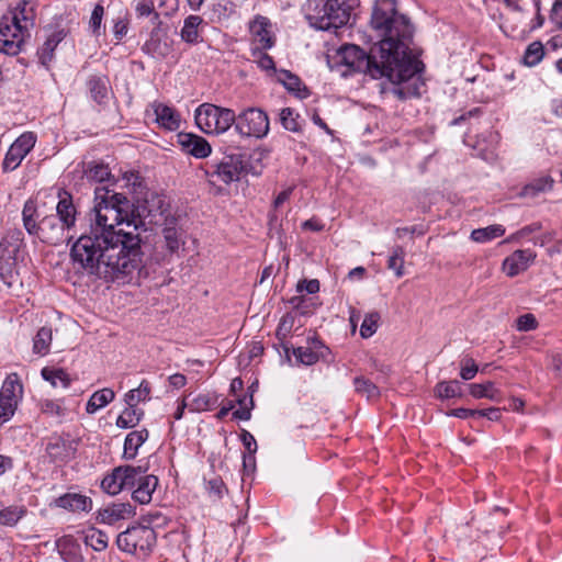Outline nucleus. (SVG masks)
<instances>
[{
    "label": "nucleus",
    "mask_w": 562,
    "mask_h": 562,
    "mask_svg": "<svg viewBox=\"0 0 562 562\" xmlns=\"http://www.w3.org/2000/svg\"><path fill=\"white\" fill-rule=\"evenodd\" d=\"M370 26L379 40L370 52L344 45L337 50L339 63L372 79L387 78L400 100L420 97L424 64L411 52L415 33L411 19L397 10L396 0H375Z\"/></svg>",
    "instance_id": "f257e3e1"
},
{
    "label": "nucleus",
    "mask_w": 562,
    "mask_h": 562,
    "mask_svg": "<svg viewBox=\"0 0 562 562\" xmlns=\"http://www.w3.org/2000/svg\"><path fill=\"white\" fill-rule=\"evenodd\" d=\"M88 226L74 239L70 247V259L77 273L87 276L93 281L125 282L134 273H139L144 260L137 257V240L127 237L116 244L112 239Z\"/></svg>",
    "instance_id": "f03ea898"
},
{
    "label": "nucleus",
    "mask_w": 562,
    "mask_h": 562,
    "mask_svg": "<svg viewBox=\"0 0 562 562\" xmlns=\"http://www.w3.org/2000/svg\"><path fill=\"white\" fill-rule=\"evenodd\" d=\"M94 206L89 213V227L104 233V236L116 244L126 241L127 237L137 240L135 246L137 257L144 260L142 238L137 233V222L133 221V203L122 193H116L108 187H97L94 190Z\"/></svg>",
    "instance_id": "7ed1b4c3"
},
{
    "label": "nucleus",
    "mask_w": 562,
    "mask_h": 562,
    "mask_svg": "<svg viewBox=\"0 0 562 562\" xmlns=\"http://www.w3.org/2000/svg\"><path fill=\"white\" fill-rule=\"evenodd\" d=\"M352 0H307L303 10L310 25L319 31L345 26L351 14Z\"/></svg>",
    "instance_id": "20e7f679"
},
{
    "label": "nucleus",
    "mask_w": 562,
    "mask_h": 562,
    "mask_svg": "<svg viewBox=\"0 0 562 562\" xmlns=\"http://www.w3.org/2000/svg\"><path fill=\"white\" fill-rule=\"evenodd\" d=\"M198 127L205 134H224L236 121L232 109L222 108L212 103L200 104L194 112Z\"/></svg>",
    "instance_id": "39448f33"
},
{
    "label": "nucleus",
    "mask_w": 562,
    "mask_h": 562,
    "mask_svg": "<svg viewBox=\"0 0 562 562\" xmlns=\"http://www.w3.org/2000/svg\"><path fill=\"white\" fill-rule=\"evenodd\" d=\"M210 168L212 170H207L206 173L210 177H216L218 181L225 184L238 181L243 175H261L260 168L248 167L245 155L240 153L225 154L218 162L212 164Z\"/></svg>",
    "instance_id": "423d86ee"
},
{
    "label": "nucleus",
    "mask_w": 562,
    "mask_h": 562,
    "mask_svg": "<svg viewBox=\"0 0 562 562\" xmlns=\"http://www.w3.org/2000/svg\"><path fill=\"white\" fill-rule=\"evenodd\" d=\"M156 543V533L153 528L146 526H133L116 537L117 548L126 553L146 554Z\"/></svg>",
    "instance_id": "0eeeda50"
},
{
    "label": "nucleus",
    "mask_w": 562,
    "mask_h": 562,
    "mask_svg": "<svg viewBox=\"0 0 562 562\" xmlns=\"http://www.w3.org/2000/svg\"><path fill=\"white\" fill-rule=\"evenodd\" d=\"M233 125L241 137L263 138L269 133L268 114L259 108L243 110Z\"/></svg>",
    "instance_id": "6e6552de"
},
{
    "label": "nucleus",
    "mask_w": 562,
    "mask_h": 562,
    "mask_svg": "<svg viewBox=\"0 0 562 562\" xmlns=\"http://www.w3.org/2000/svg\"><path fill=\"white\" fill-rule=\"evenodd\" d=\"M23 245V233L20 229L8 231L0 241V278L11 285L15 257Z\"/></svg>",
    "instance_id": "1a4fd4ad"
},
{
    "label": "nucleus",
    "mask_w": 562,
    "mask_h": 562,
    "mask_svg": "<svg viewBox=\"0 0 562 562\" xmlns=\"http://www.w3.org/2000/svg\"><path fill=\"white\" fill-rule=\"evenodd\" d=\"M25 25L19 24L16 16H2L0 20V53L7 55H18L24 43Z\"/></svg>",
    "instance_id": "9d476101"
},
{
    "label": "nucleus",
    "mask_w": 562,
    "mask_h": 562,
    "mask_svg": "<svg viewBox=\"0 0 562 562\" xmlns=\"http://www.w3.org/2000/svg\"><path fill=\"white\" fill-rule=\"evenodd\" d=\"M23 397V384L16 373L9 374L0 390V427L9 422Z\"/></svg>",
    "instance_id": "9b49d317"
},
{
    "label": "nucleus",
    "mask_w": 562,
    "mask_h": 562,
    "mask_svg": "<svg viewBox=\"0 0 562 562\" xmlns=\"http://www.w3.org/2000/svg\"><path fill=\"white\" fill-rule=\"evenodd\" d=\"M165 199L154 192L149 193L143 201L133 203V221L137 222V229L144 225V220L149 218V223L158 224L157 216H164L166 212Z\"/></svg>",
    "instance_id": "f8f14e48"
},
{
    "label": "nucleus",
    "mask_w": 562,
    "mask_h": 562,
    "mask_svg": "<svg viewBox=\"0 0 562 562\" xmlns=\"http://www.w3.org/2000/svg\"><path fill=\"white\" fill-rule=\"evenodd\" d=\"M68 233V228L54 214L46 215L40 221L38 239L45 244L59 245L64 241L70 244L75 239V235Z\"/></svg>",
    "instance_id": "ddd939ff"
},
{
    "label": "nucleus",
    "mask_w": 562,
    "mask_h": 562,
    "mask_svg": "<svg viewBox=\"0 0 562 562\" xmlns=\"http://www.w3.org/2000/svg\"><path fill=\"white\" fill-rule=\"evenodd\" d=\"M36 136L32 132L23 133L10 146L2 162L4 171H12L20 166L24 157L32 150Z\"/></svg>",
    "instance_id": "4468645a"
},
{
    "label": "nucleus",
    "mask_w": 562,
    "mask_h": 562,
    "mask_svg": "<svg viewBox=\"0 0 562 562\" xmlns=\"http://www.w3.org/2000/svg\"><path fill=\"white\" fill-rule=\"evenodd\" d=\"M46 453L53 462H68L77 451V442L70 436L52 435L46 445Z\"/></svg>",
    "instance_id": "2eb2a0df"
},
{
    "label": "nucleus",
    "mask_w": 562,
    "mask_h": 562,
    "mask_svg": "<svg viewBox=\"0 0 562 562\" xmlns=\"http://www.w3.org/2000/svg\"><path fill=\"white\" fill-rule=\"evenodd\" d=\"M135 507L130 503H113L97 512L95 519L100 524L114 525L135 516Z\"/></svg>",
    "instance_id": "dca6fc26"
},
{
    "label": "nucleus",
    "mask_w": 562,
    "mask_h": 562,
    "mask_svg": "<svg viewBox=\"0 0 562 562\" xmlns=\"http://www.w3.org/2000/svg\"><path fill=\"white\" fill-rule=\"evenodd\" d=\"M536 257V252L531 249L515 250L503 261V270L508 277L513 278L527 270Z\"/></svg>",
    "instance_id": "f3484780"
},
{
    "label": "nucleus",
    "mask_w": 562,
    "mask_h": 562,
    "mask_svg": "<svg viewBox=\"0 0 562 562\" xmlns=\"http://www.w3.org/2000/svg\"><path fill=\"white\" fill-rule=\"evenodd\" d=\"M177 137L182 151L195 158H205L212 153L211 145L202 136L191 133H179Z\"/></svg>",
    "instance_id": "a211bd4d"
},
{
    "label": "nucleus",
    "mask_w": 562,
    "mask_h": 562,
    "mask_svg": "<svg viewBox=\"0 0 562 562\" xmlns=\"http://www.w3.org/2000/svg\"><path fill=\"white\" fill-rule=\"evenodd\" d=\"M270 21L266 16L257 15L249 24V30L254 36V48L269 49L274 45V38L269 30Z\"/></svg>",
    "instance_id": "6ab92c4d"
},
{
    "label": "nucleus",
    "mask_w": 562,
    "mask_h": 562,
    "mask_svg": "<svg viewBox=\"0 0 562 562\" xmlns=\"http://www.w3.org/2000/svg\"><path fill=\"white\" fill-rule=\"evenodd\" d=\"M59 201L56 206V217H58L59 222L68 228L70 232L76 225L77 210L72 202V196L63 192L58 194Z\"/></svg>",
    "instance_id": "aec40b11"
},
{
    "label": "nucleus",
    "mask_w": 562,
    "mask_h": 562,
    "mask_svg": "<svg viewBox=\"0 0 562 562\" xmlns=\"http://www.w3.org/2000/svg\"><path fill=\"white\" fill-rule=\"evenodd\" d=\"M151 108L159 126L168 131H177L180 127L181 117L173 108L160 102H154Z\"/></svg>",
    "instance_id": "412c9836"
},
{
    "label": "nucleus",
    "mask_w": 562,
    "mask_h": 562,
    "mask_svg": "<svg viewBox=\"0 0 562 562\" xmlns=\"http://www.w3.org/2000/svg\"><path fill=\"white\" fill-rule=\"evenodd\" d=\"M162 237L167 251L172 255L184 245L183 233L177 227V218L166 216L164 220Z\"/></svg>",
    "instance_id": "4be33fe9"
},
{
    "label": "nucleus",
    "mask_w": 562,
    "mask_h": 562,
    "mask_svg": "<svg viewBox=\"0 0 562 562\" xmlns=\"http://www.w3.org/2000/svg\"><path fill=\"white\" fill-rule=\"evenodd\" d=\"M158 484L159 480L156 475L147 474L142 479L136 488L133 490L132 498L140 505L149 504Z\"/></svg>",
    "instance_id": "5701e85b"
},
{
    "label": "nucleus",
    "mask_w": 562,
    "mask_h": 562,
    "mask_svg": "<svg viewBox=\"0 0 562 562\" xmlns=\"http://www.w3.org/2000/svg\"><path fill=\"white\" fill-rule=\"evenodd\" d=\"M56 504L58 507L71 510V512H89L92 509V501L90 497L68 493L57 498Z\"/></svg>",
    "instance_id": "b1692460"
},
{
    "label": "nucleus",
    "mask_w": 562,
    "mask_h": 562,
    "mask_svg": "<svg viewBox=\"0 0 562 562\" xmlns=\"http://www.w3.org/2000/svg\"><path fill=\"white\" fill-rule=\"evenodd\" d=\"M57 547L61 559L65 562H83L80 552V544L71 536H65L57 541Z\"/></svg>",
    "instance_id": "393cba45"
},
{
    "label": "nucleus",
    "mask_w": 562,
    "mask_h": 562,
    "mask_svg": "<svg viewBox=\"0 0 562 562\" xmlns=\"http://www.w3.org/2000/svg\"><path fill=\"white\" fill-rule=\"evenodd\" d=\"M204 23L200 15H189L183 21L180 37L187 44H198L201 41L200 26Z\"/></svg>",
    "instance_id": "a878e982"
},
{
    "label": "nucleus",
    "mask_w": 562,
    "mask_h": 562,
    "mask_svg": "<svg viewBox=\"0 0 562 562\" xmlns=\"http://www.w3.org/2000/svg\"><path fill=\"white\" fill-rule=\"evenodd\" d=\"M148 430L145 428L127 434L124 440L123 458L133 460L137 456L138 449L148 439Z\"/></svg>",
    "instance_id": "bb28decb"
},
{
    "label": "nucleus",
    "mask_w": 562,
    "mask_h": 562,
    "mask_svg": "<svg viewBox=\"0 0 562 562\" xmlns=\"http://www.w3.org/2000/svg\"><path fill=\"white\" fill-rule=\"evenodd\" d=\"M27 509L24 505L4 506L0 503V525L4 527H14L26 515Z\"/></svg>",
    "instance_id": "cd10ccee"
},
{
    "label": "nucleus",
    "mask_w": 562,
    "mask_h": 562,
    "mask_svg": "<svg viewBox=\"0 0 562 562\" xmlns=\"http://www.w3.org/2000/svg\"><path fill=\"white\" fill-rule=\"evenodd\" d=\"M53 341V328L50 326L41 327L33 338V353L44 357L50 350Z\"/></svg>",
    "instance_id": "c85d7f7f"
},
{
    "label": "nucleus",
    "mask_w": 562,
    "mask_h": 562,
    "mask_svg": "<svg viewBox=\"0 0 562 562\" xmlns=\"http://www.w3.org/2000/svg\"><path fill=\"white\" fill-rule=\"evenodd\" d=\"M88 89L94 101L101 103L109 92V79L103 75H92L87 81Z\"/></svg>",
    "instance_id": "c756f323"
},
{
    "label": "nucleus",
    "mask_w": 562,
    "mask_h": 562,
    "mask_svg": "<svg viewBox=\"0 0 562 562\" xmlns=\"http://www.w3.org/2000/svg\"><path fill=\"white\" fill-rule=\"evenodd\" d=\"M115 397V393L112 389L104 387L95 391L89 398L86 411L88 414H94L97 411L105 407Z\"/></svg>",
    "instance_id": "7c9ffc66"
},
{
    "label": "nucleus",
    "mask_w": 562,
    "mask_h": 562,
    "mask_svg": "<svg viewBox=\"0 0 562 562\" xmlns=\"http://www.w3.org/2000/svg\"><path fill=\"white\" fill-rule=\"evenodd\" d=\"M83 542L94 551L101 552L108 548L109 537L106 532L91 527L83 531Z\"/></svg>",
    "instance_id": "2f4dec72"
},
{
    "label": "nucleus",
    "mask_w": 562,
    "mask_h": 562,
    "mask_svg": "<svg viewBox=\"0 0 562 562\" xmlns=\"http://www.w3.org/2000/svg\"><path fill=\"white\" fill-rule=\"evenodd\" d=\"M122 471L124 490L132 492L140 483L142 479L147 475V468L140 465H122Z\"/></svg>",
    "instance_id": "473e14b6"
},
{
    "label": "nucleus",
    "mask_w": 562,
    "mask_h": 562,
    "mask_svg": "<svg viewBox=\"0 0 562 562\" xmlns=\"http://www.w3.org/2000/svg\"><path fill=\"white\" fill-rule=\"evenodd\" d=\"M553 187V179L550 176H542L526 184L521 192V196L535 198L540 193L550 191Z\"/></svg>",
    "instance_id": "72a5a7b5"
},
{
    "label": "nucleus",
    "mask_w": 562,
    "mask_h": 562,
    "mask_svg": "<svg viewBox=\"0 0 562 562\" xmlns=\"http://www.w3.org/2000/svg\"><path fill=\"white\" fill-rule=\"evenodd\" d=\"M103 491L110 495H116L124 490L122 465L116 467L101 482Z\"/></svg>",
    "instance_id": "f704fd0d"
},
{
    "label": "nucleus",
    "mask_w": 562,
    "mask_h": 562,
    "mask_svg": "<svg viewBox=\"0 0 562 562\" xmlns=\"http://www.w3.org/2000/svg\"><path fill=\"white\" fill-rule=\"evenodd\" d=\"M505 234L503 225L494 224L482 228H476L471 232V239L475 243H487L495 238L502 237Z\"/></svg>",
    "instance_id": "c9c22d12"
},
{
    "label": "nucleus",
    "mask_w": 562,
    "mask_h": 562,
    "mask_svg": "<svg viewBox=\"0 0 562 562\" xmlns=\"http://www.w3.org/2000/svg\"><path fill=\"white\" fill-rule=\"evenodd\" d=\"M150 384L147 380H143L138 387L130 390L124 395V402L127 406L136 407V405L140 402H146L150 400Z\"/></svg>",
    "instance_id": "e433bc0d"
},
{
    "label": "nucleus",
    "mask_w": 562,
    "mask_h": 562,
    "mask_svg": "<svg viewBox=\"0 0 562 562\" xmlns=\"http://www.w3.org/2000/svg\"><path fill=\"white\" fill-rule=\"evenodd\" d=\"M469 392L474 398H488L499 401V391L494 387L492 381L485 383H472L469 385Z\"/></svg>",
    "instance_id": "4c0bfd02"
},
{
    "label": "nucleus",
    "mask_w": 562,
    "mask_h": 562,
    "mask_svg": "<svg viewBox=\"0 0 562 562\" xmlns=\"http://www.w3.org/2000/svg\"><path fill=\"white\" fill-rule=\"evenodd\" d=\"M435 394L441 400L461 397V383L458 380L439 382L435 386Z\"/></svg>",
    "instance_id": "58836bf2"
},
{
    "label": "nucleus",
    "mask_w": 562,
    "mask_h": 562,
    "mask_svg": "<svg viewBox=\"0 0 562 562\" xmlns=\"http://www.w3.org/2000/svg\"><path fill=\"white\" fill-rule=\"evenodd\" d=\"M144 412L137 407L127 406L116 419V426L127 429L136 426L143 418Z\"/></svg>",
    "instance_id": "ea45409f"
},
{
    "label": "nucleus",
    "mask_w": 562,
    "mask_h": 562,
    "mask_svg": "<svg viewBox=\"0 0 562 562\" xmlns=\"http://www.w3.org/2000/svg\"><path fill=\"white\" fill-rule=\"evenodd\" d=\"M41 374L42 378L48 381L54 387L60 384L64 389H67L70 385V378L64 369H50L46 367L42 369Z\"/></svg>",
    "instance_id": "a19ab883"
},
{
    "label": "nucleus",
    "mask_w": 562,
    "mask_h": 562,
    "mask_svg": "<svg viewBox=\"0 0 562 562\" xmlns=\"http://www.w3.org/2000/svg\"><path fill=\"white\" fill-rule=\"evenodd\" d=\"M64 36L65 34L63 31H56L45 41L38 52L42 64H46L52 60L53 53L57 45L64 40Z\"/></svg>",
    "instance_id": "79ce46f5"
},
{
    "label": "nucleus",
    "mask_w": 562,
    "mask_h": 562,
    "mask_svg": "<svg viewBox=\"0 0 562 562\" xmlns=\"http://www.w3.org/2000/svg\"><path fill=\"white\" fill-rule=\"evenodd\" d=\"M293 356L296 359L297 363L304 364V366H313L315 364L319 359H323V355L319 351H314L312 347H297L293 348L292 350Z\"/></svg>",
    "instance_id": "37998d69"
},
{
    "label": "nucleus",
    "mask_w": 562,
    "mask_h": 562,
    "mask_svg": "<svg viewBox=\"0 0 562 562\" xmlns=\"http://www.w3.org/2000/svg\"><path fill=\"white\" fill-rule=\"evenodd\" d=\"M156 0H136L135 11L138 18L150 16L153 25L160 24L159 14L155 11Z\"/></svg>",
    "instance_id": "c03bdc74"
},
{
    "label": "nucleus",
    "mask_w": 562,
    "mask_h": 562,
    "mask_svg": "<svg viewBox=\"0 0 562 562\" xmlns=\"http://www.w3.org/2000/svg\"><path fill=\"white\" fill-rule=\"evenodd\" d=\"M86 177L90 181L104 182L110 180L111 171L109 167L102 162H91L86 169Z\"/></svg>",
    "instance_id": "a18cd8bd"
},
{
    "label": "nucleus",
    "mask_w": 562,
    "mask_h": 562,
    "mask_svg": "<svg viewBox=\"0 0 562 562\" xmlns=\"http://www.w3.org/2000/svg\"><path fill=\"white\" fill-rule=\"evenodd\" d=\"M355 390L368 400L375 398L380 395L379 387L364 376H357L353 380Z\"/></svg>",
    "instance_id": "49530a36"
},
{
    "label": "nucleus",
    "mask_w": 562,
    "mask_h": 562,
    "mask_svg": "<svg viewBox=\"0 0 562 562\" xmlns=\"http://www.w3.org/2000/svg\"><path fill=\"white\" fill-rule=\"evenodd\" d=\"M37 406L42 414L50 417H57L61 419L66 414V408L63 406L60 401L45 398L41 400Z\"/></svg>",
    "instance_id": "de8ad7c7"
},
{
    "label": "nucleus",
    "mask_w": 562,
    "mask_h": 562,
    "mask_svg": "<svg viewBox=\"0 0 562 562\" xmlns=\"http://www.w3.org/2000/svg\"><path fill=\"white\" fill-rule=\"evenodd\" d=\"M218 396L216 394H199L189 405L191 412H205L216 406Z\"/></svg>",
    "instance_id": "09e8293b"
},
{
    "label": "nucleus",
    "mask_w": 562,
    "mask_h": 562,
    "mask_svg": "<svg viewBox=\"0 0 562 562\" xmlns=\"http://www.w3.org/2000/svg\"><path fill=\"white\" fill-rule=\"evenodd\" d=\"M544 56V48L541 42L529 44L524 54V63L529 67L538 65Z\"/></svg>",
    "instance_id": "8fccbe9b"
},
{
    "label": "nucleus",
    "mask_w": 562,
    "mask_h": 562,
    "mask_svg": "<svg viewBox=\"0 0 562 562\" xmlns=\"http://www.w3.org/2000/svg\"><path fill=\"white\" fill-rule=\"evenodd\" d=\"M300 114L296 113L292 108H284L280 112V123L282 126L290 132L297 133L301 131V124L299 122Z\"/></svg>",
    "instance_id": "3c124183"
},
{
    "label": "nucleus",
    "mask_w": 562,
    "mask_h": 562,
    "mask_svg": "<svg viewBox=\"0 0 562 562\" xmlns=\"http://www.w3.org/2000/svg\"><path fill=\"white\" fill-rule=\"evenodd\" d=\"M8 16H16L19 24L25 25V32L27 33L29 27L33 25L32 8L26 1L20 2Z\"/></svg>",
    "instance_id": "603ef678"
},
{
    "label": "nucleus",
    "mask_w": 562,
    "mask_h": 562,
    "mask_svg": "<svg viewBox=\"0 0 562 562\" xmlns=\"http://www.w3.org/2000/svg\"><path fill=\"white\" fill-rule=\"evenodd\" d=\"M144 49L154 57H165L169 53V46L166 43H161L154 32L150 38L144 44Z\"/></svg>",
    "instance_id": "864d4df0"
},
{
    "label": "nucleus",
    "mask_w": 562,
    "mask_h": 562,
    "mask_svg": "<svg viewBox=\"0 0 562 562\" xmlns=\"http://www.w3.org/2000/svg\"><path fill=\"white\" fill-rule=\"evenodd\" d=\"M404 249L397 246L393 249L392 255L387 260V268L393 270L397 278H401L404 274Z\"/></svg>",
    "instance_id": "5fc2aeb1"
},
{
    "label": "nucleus",
    "mask_w": 562,
    "mask_h": 562,
    "mask_svg": "<svg viewBox=\"0 0 562 562\" xmlns=\"http://www.w3.org/2000/svg\"><path fill=\"white\" fill-rule=\"evenodd\" d=\"M278 81L281 82L286 90L296 92L300 91L302 85L301 79L289 70L281 69L278 72Z\"/></svg>",
    "instance_id": "6e6d98bb"
},
{
    "label": "nucleus",
    "mask_w": 562,
    "mask_h": 562,
    "mask_svg": "<svg viewBox=\"0 0 562 562\" xmlns=\"http://www.w3.org/2000/svg\"><path fill=\"white\" fill-rule=\"evenodd\" d=\"M380 315L376 312L364 316L360 327V335L362 338H369L376 331Z\"/></svg>",
    "instance_id": "4d7b16f0"
},
{
    "label": "nucleus",
    "mask_w": 562,
    "mask_h": 562,
    "mask_svg": "<svg viewBox=\"0 0 562 562\" xmlns=\"http://www.w3.org/2000/svg\"><path fill=\"white\" fill-rule=\"evenodd\" d=\"M479 371L475 361L472 358H464L460 362V376L464 381L474 379Z\"/></svg>",
    "instance_id": "13d9d810"
},
{
    "label": "nucleus",
    "mask_w": 562,
    "mask_h": 562,
    "mask_svg": "<svg viewBox=\"0 0 562 562\" xmlns=\"http://www.w3.org/2000/svg\"><path fill=\"white\" fill-rule=\"evenodd\" d=\"M538 321L533 314L527 313L520 315L516 321V328L518 331H531L537 329Z\"/></svg>",
    "instance_id": "bf43d9fd"
},
{
    "label": "nucleus",
    "mask_w": 562,
    "mask_h": 562,
    "mask_svg": "<svg viewBox=\"0 0 562 562\" xmlns=\"http://www.w3.org/2000/svg\"><path fill=\"white\" fill-rule=\"evenodd\" d=\"M103 15H104L103 5L97 4L92 10L91 18L89 21V26H90L92 33L95 35L100 34Z\"/></svg>",
    "instance_id": "052dcab7"
},
{
    "label": "nucleus",
    "mask_w": 562,
    "mask_h": 562,
    "mask_svg": "<svg viewBox=\"0 0 562 562\" xmlns=\"http://www.w3.org/2000/svg\"><path fill=\"white\" fill-rule=\"evenodd\" d=\"M265 49L252 48V56H257V64L263 70H276L274 61L270 55L263 52Z\"/></svg>",
    "instance_id": "680f3d73"
},
{
    "label": "nucleus",
    "mask_w": 562,
    "mask_h": 562,
    "mask_svg": "<svg viewBox=\"0 0 562 562\" xmlns=\"http://www.w3.org/2000/svg\"><path fill=\"white\" fill-rule=\"evenodd\" d=\"M307 292L308 294H315L319 291V281L317 279L301 280L296 284V292Z\"/></svg>",
    "instance_id": "e2e57ef3"
},
{
    "label": "nucleus",
    "mask_w": 562,
    "mask_h": 562,
    "mask_svg": "<svg viewBox=\"0 0 562 562\" xmlns=\"http://www.w3.org/2000/svg\"><path fill=\"white\" fill-rule=\"evenodd\" d=\"M240 440L245 446L248 453H256L257 451V442L255 437L246 429H243L240 432Z\"/></svg>",
    "instance_id": "0e129e2a"
},
{
    "label": "nucleus",
    "mask_w": 562,
    "mask_h": 562,
    "mask_svg": "<svg viewBox=\"0 0 562 562\" xmlns=\"http://www.w3.org/2000/svg\"><path fill=\"white\" fill-rule=\"evenodd\" d=\"M550 20L555 24V26L560 30H562V1L558 0L554 2Z\"/></svg>",
    "instance_id": "69168bd1"
},
{
    "label": "nucleus",
    "mask_w": 562,
    "mask_h": 562,
    "mask_svg": "<svg viewBox=\"0 0 562 562\" xmlns=\"http://www.w3.org/2000/svg\"><path fill=\"white\" fill-rule=\"evenodd\" d=\"M306 301L303 295H295L289 300V304L301 314H307L310 311Z\"/></svg>",
    "instance_id": "338daca9"
},
{
    "label": "nucleus",
    "mask_w": 562,
    "mask_h": 562,
    "mask_svg": "<svg viewBox=\"0 0 562 562\" xmlns=\"http://www.w3.org/2000/svg\"><path fill=\"white\" fill-rule=\"evenodd\" d=\"M207 490L210 493L221 498L225 491V484L221 479H213L207 482Z\"/></svg>",
    "instance_id": "774afa93"
}]
</instances>
